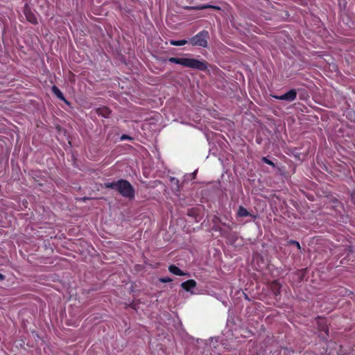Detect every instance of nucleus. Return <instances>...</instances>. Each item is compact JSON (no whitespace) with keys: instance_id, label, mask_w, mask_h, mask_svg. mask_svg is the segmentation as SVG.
<instances>
[{"instance_id":"1","label":"nucleus","mask_w":355,"mask_h":355,"mask_svg":"<svg viewBox=\"0 0 355 355\" xmlns=\"http://www.w3.org/2000/svg\"><path fill=\"white\" fill-rule=\"evenodd\" d=\"M104 187L117 191L123 197L132 200L135 197V190L133 186L126 180L120 179L114 182L104 183Z\"/></svg>"},{"instance_id":"2","label":"nucleus","mask_w":355,"mask_h":355,"mask_svg":"<svg viewBox=\"0 0 355 355\" xmlns=\"http://www.w3.org/2000/svg\"><path fill=\"white\" fill-rule=\"evenodd\" d=\"M168 62L180 64L184 67L205 71L208 68V63L204 60H198L188 58L171 57L168 59Z\"/></svg>"},{"instance_id":"3","label":"nucleus","mask_w":355,"mask_h":355,"mask_svg":"<svg viewBox=\"0 0 355 355\" xmlns=\"http://www.w3.org/2000/svg\"><path fill=\"white\" fill-rule=\"evenodd\" d=\"M209 34L207 31L203 30L192 37L189 42L192 46H198L201 47H207Z\"/></svg>"},{"instance_id":"4","label":"nucleus","mask_w":355,"mask_h":355,"mask_svg":"<svg viewBox=\"0 0 355 355\" xmlns=\"http://www.w3.org/2000/svg\"><path fill=\"white\" fill-rule=\"evenodd\" d=\"M271 96L275 99L284 101L287 102H292L297 98L296 89H292L282 95L271 94Z\"/></svg>"},{"instance_id":"5","label":"nucleus","mask_w":355,"mask_h":355,"mask_svg":"<svg viewBox=\"0 0 355 355\" xmlns=\"http://www.w3.org/2000/svg\"><path fill=\"white\" fill-rule=\"evenodd\" d=\"M197 283L194 279H189L182 282L180 286L184 291L187 292L191 291V290L196 287Z\"/></svg>"},{"instance_id":"6","label":"nucleus","mask_w":355,"mask_h":355,"mask_svg":"<svg viewBox=\"0 0 355 355\" xmlns=\"http://www.w3.org/2000/svg\"><path fill=\"white\" fill-rule=\"evenodd\" d=\"M51 91L58 98L64 101L65 103H67L68 105L69 104V102L65 98L63 93L60 91V89L57 86L53 85L51 87Z\"/></svg>"},{"instance_id":"7","label":"nucleus","mask_w":355,"mask_h":355,"mask_svg":"<svg viewBox=\"0 0 355 355\" xmlns=\"http://www.w3.org/2000/svg\"><path fill=\"white\" fill-rule=\"evenodd\" d=\"M96 112L98 115L102 116L105 118H108L111 114V110L105 106L98 107L96 110Z\"/></svg>"},{"instance_id":"8","label":"nucleus","mask_w":355,"mask_h":355,"mask_svg":"<svg viewBox=\"0 0 355 355\" xmlns=\"http://www.w3.org/2000/svg\"><path fill=\"white\" fill-rule=\"evenodd\" d=\"M168 270L170 272L173 273V275H178V276H184V275H187V273L183 272L178 266H176L175 265L169 266Z\"/></svg>"},{"instance_id":"9","label":"nucleus","mask_w":355,"mask_h":355,"mask_svg":"<svg viewBox=\"0 0 355 355\" xmlns=\"http://www.w3.org/2000/svg\"><path fill=\"white\" fill-rule=\"evenodd\" d=\"M270 288L275 295H277L280 293L281 284L278 281H273L270 284Z\"/></svg>"},{"instance_id":"10","label":"nucleus","mask_w":355,"mask_h":355,"mask_svg":"<svg viewBox=\"0 0 355 355\" xmlns=\"http://www.w3.org/2000/svg\"><path fill=\"white\" fill-rule=\"evenodd\" d=\"M236 214L239 217H247L248 216H251L250 213L243 206H240L239 207Z\"/></svg>"},{"instance_id":"11","label":"nucleus","mask_w":355,"mask_h":355,"mask_svg":"<svg viewBox=\"0 0 355 355\" xmlns=\"http://www.w3.org/2000/svg\"><path fill=\"white\" fill-rule=\"evenodd\" d=\"M25 15L28 21H30L33 24H37V20L35 16L31 12H25Z\"/></svg>"},{"instance_id":"12","label":"nucleus","mask_w":355,"mask_h":355,"mask_svg":"<svg viewBox=\"0 0 355 355\" xmlns=\"http://www.w3.org/2000/svg\"><path fill=\"white\" fill-rule=\"evenodd\" d=\"M187 40H171L170 44L173 46H183L187 43Z\"/></svg>"},{"instance_id":"13","label":"nucleus","mask_w":355,"mask_h":355,"mask_svg":"<svg viewBox=\"0 0 355 355\" xmlns=\"http://www.w3.org/2000/svg\"><path fill=\"white\" fill-rule=\"evenodd\" d=\"M195 8L198 9V10H202V9H206V8H211V9H214V10H220V8L219 6H212V5H210V4L204 5V6H200V7H196Z\"/></svg>"},{"instance_id":"14","label":"nucleus","mask_w":355,"mask_h":355,"mask_svg":"<svg viewBox=\"0 0 355 355\" xmlns=\"http://www.w3.org/2000/svg\"><path fill=\"white\" fill-rule=\"evenodd\" d=\"M288 243L291 245H295L298 250H301L300 244L298 241L295 240H289Z\"/></svg>"},{"instance_id":"15","label":"nucleus","mask_w":355,"mask_h":355,"mask_svg":"<svg viewBox=\"0 0 355 355\" xmlns=\"http://www.w3.org/2000/svg\"><path fill=\"white\" fill-rule=\"evenodd\" d=\"M262 162L268 164V165H270L273 167H275V164H274L273 162H272L271 160L268 159L266 157H262Z\"/></svg>"},{"instance_id":"16","label":"nucleus","mask_w":355,"mask_h":355,"mask_svg":"<svg viewBox=\"0 0 355 355\" xmlns=\"http://www.w3.org/2000/svg\"><path fill=\"white\" fill-rule=\"evenodd\" d=\"M159 282L162 283H168L172 282V279L169 277H164L159 279Z\"/></svg>"},{"instance_id":"17","label":"nucleus","mask_w":355,"mask_h":355,"mask_svg":"<svg viewBox=\"0 0 355 355\" xmlns=\"http://www.w3.org/2000/svg\"><path fill=\"white\" fill-rule=\"evenodd\" d=\"M187 215L189 216H196V209H193V208L189 209L188 211H187Z\"/></svg>"},{"instance_id":"18","label":"nucleus","mask_w":355,"mask_h":355,"mask_svg":"<svg viewBox=\"0 0 355 355\" xmlns=\"http://www.w3.org/2000/svg\"><path fill=\"white\" fill-rule=\"evenodd\" d=\"M120 140L121 141H124V140H132V137H131L130 136L128 135H122L121 138H120Z\"/></svg>"},{"instance_id":"19","label":"nucleus","mask_w":355,"mask_h":355,"mask_svg":"<svg viewBox=\"0 0 355 355\" xmlns=\"http://www.w3.org/2000/svg\"><path fill=\"white\" fill-rule=\"evenodd\" d=\"M321 330L324 331L327 335H328L329 333V328L327 325V324L324 322V324L322 325Z\"/></svg>"},{"instance_id":"20","label":"nucleus","mask_w":355,"mask_h":355,"mask_svg":"<svg viewBox=\"0 0 355 355\" xmlns=\"http://www.w3.org/2000/svg\"><path fill=\"white\" fill-rule=\"evenodd\" d=\"M220 221V218L217 216H214L212 218V222L214 224H216L217 223H219Z\"/></svg>"},{"instance_id":"21","label":"nucleus","mask_w":355,"mask_h":355,"mask_svg":"<svg viewBox=\"0 0 355 355\" xmlns=\"http://www.w3.org/2000/svg\"><path fill=\"white\" fill-rule=\"evenodd\" d=\"M304 277V271H300V280L303 279Z\"/></svg>"},{"instance_id":"22","label":"nucleus","mask_w":355,"mask_h":355,"mask_svg":"<svg viewBox=\"0 0 355 355\" xmlns=\"http://www.w3.org/2000/svg\"><path fill=\"white\" fill-rule=\"evenodd\" d=\"M213 230H214L215 231H220L221 228L219 226H218V225H214L213 227Z\"/></svg>"},{"instance_id":"23","label":"nucleus","mask_w":355,"mask_h":355,"mask_svg":"<svg viewBox=\"0 0 355 355\" xmlns=\"http://www.w3.org/2000/svg\"><path fill=\"white\" fill-rule=\"evenodd\" d=\"M5 279V275L0 273V280H4Z\"/></svg>"},{"instance_id":"24","label":"nucleus","mask_w":355,"mask_h":355,"mask_svg":"<svg viewBox=\"0 0 355 355\" xmlns=\"http://www.w3.org/2000/svg\"><path fill=\"white\" fill-rule=\"evenodd\" d=\"M196 174V172H194L193 174V176H195Z\"/></svg>"}]
</instances>
